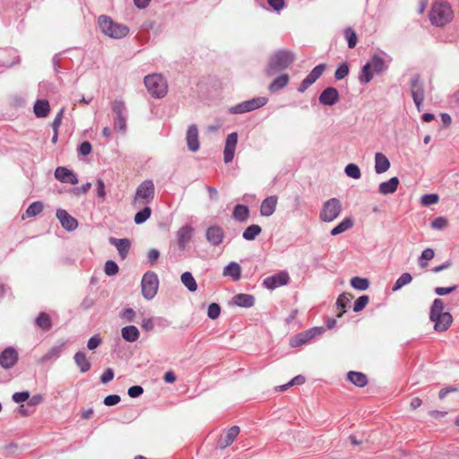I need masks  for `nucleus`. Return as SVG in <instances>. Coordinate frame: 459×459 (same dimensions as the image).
Here are the masks:
<instances>
[{
    "label": "nucleus",
    "instance_id": "obj_1",
    "mask_svg": "<svg viewBox=\"0 0 459 459\" xmlns=\"http://www.w3.org/2000/svg\"><path fill=\"white\" fill-rule=\"evenodd\" d=\"M294 61L295 55L292 51L286 49L277 50L270 56L264 72L266 75L273 76L287 69Z\"/></svg>",
    "mask_w": 459,
    "mask_h": 459
},
{
    "label": "nucleus",
    "instance_id": "obj_2",
    "mask_svg": "<svg viewBox=\"0 0 459 459\" xmlns=\"http://www.w3.org/2000/svg\"><path fill=\"white\" fill-rule=\"evenodd\" d=\"M429 318L434 323V329L437 332L446 331L453 322L452 315L449 312H444V303L440 299H434Z\"/></svg>",
    "mask_w": 459,
    "mask_h": 459
},
{
    "label": "nucleus",
    "instance_id": "obj_3",
    "mask_svg": "<svg viewBox=\"0 0 459 459\" xmlns=\"http://www.w3.org/2000/svg\"><path fill=\"white\" fill-rule=\"evenodd\" d=\"M98 24L102 33L113 39H122L129 33L127 26L115 22L107 15L98 18Z\"/></svg>",
    "mask_w": 459,
    "mask_h": 459
},
{
    "label": "nucleus",
    "instance_id": "obj_4",
    "mask_svg": "<svg viewBox=\"0 0 459 459\" xmlns=\"http://www.w3.org/2000/svg\"><path fill=\"white\" fill-rule=\"evenodd\" d=\"M143 82L148 92L154 98H162L168 92L167 81L160 74H148Z\"/></svg>",
    "mask_w": 459,
    "mask_h": 459
},
{
    "label": "nucleus",
    "instance_id": "obj_5",
    "mask_svg": "<svg viewBox=\"0 0 459 459\" xmlns=\"http://www.w3.org/2000/svg\"><path fill=\"white\" fill-rule=\"evenodd\" d=\"M453 12L447 3H435L429 12V20L435 26H444L452 20Z\"/></svg>",
    "mask_w": 459,
    "mask_h": 459
},
{
    "label": "nucleus",
    "instance_id": "obj_6",
    "mask_svg": "<svg viewBox=\"0 0 459 459\" xmlns=\"http://www.w3.org/2000/svg\"><path fill=\"white\" fill-rule=\"evenodd\" d=\"M111 108L115 114L114 129L122 134H126L127 129V110L125 102L121 100H115L111 104Z\"/></svg>",
    "mask_w": 459,
    "mask_h": 459
},
{
    "label": "nucleus",
    "instance_id": "obj_7",
    "mask_svg": "<svg viewBox=\"0 0 459 459\" xmlns=\"http://www.w3.org/2000/svg\"><path fill=\"white\" fill-rule=\"evenodd\" d=\"M342 210L341 201L336 197L330 198L323 204L319 218L324 222H332L339 217Z\"/></svg>",
    "mask_w": 459,
    "mask_h": 459
},
{
    "label": "nucleus",
    "instance_id": "obj_8",
    "mask_svg": "<svg viewBox=\"0 0 459 459\" xmlns=\"http://www.w3.org/2000/svg\"><path fill=\"white\" fill-rule=\"evenodd\" d=\"M142 294L147 300L152 299L157 294L159 288V278L152 271L146 272L141 281Z\"/></svg>",
    "mask_w": 459,
    "mask_h": 459
},
{
    "label": "nucleus",
    "instance_id": "obj_9",
    "mask_svg": "<svg viewBox=\"0 0 459 459\" xmlns=\"http://www.w3.org/2000/svg\"><path fill=\"white\" fill-rule=\"evenodd\" d=\"M155 195V186L151 179H146L143 181L136 188L134 203V204H151Z\"/></svg>",
    "mask_w": 459,
    "mask_h": 459
},
{
    "label": "nucleus",
    "instance_id": "obj_10",
    "mask_svg": "<svg viewBox=\"0 0 459 459\" xmlns=\"http://www.w3.org/2000/svg\"><path fill=\"white\" fill-rule=\"evenodd\" d=\"M268 101L265 97H256L251 100L240 102L229 108L230 114H244L264 107Z\"/></svg>",
    "mask_w": 459,
    "mask_h": 459
},
{
    "label": "nucleus",
    "instance_id": "obj_11",
    "mask_svg": "<svg viewBox=\"0 0 459 459\" xmlns=\"http://www.w3.org/2000/svg\"><path fill=\"white\" fill-rule=\"evenodd\" d=\"M411 97L417 109L420 111L425 100L424 82L419 74L411 76L410 81Z\"/></svg>",
    "mask_w": 459,
    "mask_h": 459
},
{
    "label": "nucleus",
    "instance_id": "obj_12",
    "mask_svg": "<svg viewBox=\"0 0 459 459\" xmlns=\"http://www.w3.org/2000/svg\"><path fill=\"white\" fill-rule=\"evenodd\" d=\"M324 332V327H312L308 330L299 333L290 339V346L295 348L306 344L313 338L321 335Z\"/></svg>",
    "mask_w": 459,
    "mask_h": 459
},
{
    "label": "nucleus",
    "instance_id": "obj_13",
    "mask_svg": "<svg viewBox=\"0 0 459 459\" xmlns=\"http://www.w3.org/2000/svg\"><path fill=\"white\" fill-rule=\"evenodd\" d=\"M290 281V275L286 271H281L266 277L263 281V286L268 290H274L281 286L287 285Z\"/></svg>",
    "mask_w": 459,
    "mask_h": 459
},
{
    "label": "nucleus",
    "instance_id": "obj_14",
    "mask_svg": "<svg viewBox=\"0 0 459 459\" xmlns=\"http://www.w3.org/2000/svg\"><path fill=\"white\" fill-rule=\"evenodd\" d=\"M18 359V351L13 347H7L0 353V366L4 369L12 368Z\"/></svg>",
    "mask_w": 459,
    "mask_h": 459
},
{
    "label": "nucleus",
    "instance_id": "obj_15",
    "mask_svg": "<svg viewBox=\"0 0 459 459\" xmlns=\"http://www.w3.org/2000/svg\"><path fill=\"white\" fill-rule=\"evenodd\" d=\"M237 143L238 134L236 132H233L228 134L226 138L225 147L223 150V160L225 163H230L233 160Z\"/></svg>",
    "mask_w": 459,
    "mask_h": 459
},
{
    "label": "nucleus",
    "instance_id": "obj_16",
    "mask_svg": "<svg viewBox=\"0 0 459 459\" xmlns=\"http://www.w3.org/2000/svg\"><path fill=\"white\" fill-rule=\"evenodd\" d=\"M56 216L58 219L61 226L67 231H74L78 227L77 220L70 215L64 209H57L56 212Z\"/></svg>",
    "mask_w": 459,
    "mask_h": 459
},
{
    "label": "nucleus",
    "instance_id": "obj_17",
    "mask_svg": "<svg viewBox=\"0 0 459 459\" xmlns=\"http://www.w3.org/2000/svg\"><path fill=\"white\" fill-rule=\"evenodd\" d=\"M340 95L336 88L327 87L319 95V103L324 106H333L339 101Z\"/></svg>",
    "mask_w": 459,
    "mask_h": 459
},
{
    "label": "nucleus",
    "instance_id": "obj_18",
    "mask_svg": "<svg viewBox=\"0 0 459 459\" xmlns=\"http://www.w3.org/2000/svg\"><path fill=\"white\" fill-rule=\"evenodd\" d=\"M186 141L190 152H195L200 148L198 129L195 125H191L186 130Z\"/></svg>",
    "mask_w": 459,
    "mask_h": 459
},
{
    "label": "nucleus",
    "instance_id": "obj_19",
    "mask_svg": "<svg viewBox=\"0 0 459 459\" xmlns=\"http://www.w3.org/2000/svg\"><path fill=\"white\" fill-rule=\"evenodd\" d=\"M224 236L225 235H224L223 230L220 226H217V225L209 227L206 230V233H205V238H206L207 241L212 246H214V247L219 246L220 244L222 243Z\"/></svg>",
    "mask_w": 459,
    "mask_h": 459
},
{
    "label": "nucleus",
    "instance_id": "obj_20",
    "mask_svg": "<svg viewBox=\"0 0 459 459\" xmlns=\"http://www.w3.org/2000/svg\"><path fill=\"white\" fill-rule=\"evenodd\" d=\"M55 178L62 183H69L71 185H75L78 183V178L76 174H74L73 170L65 167H57L56 169Z\"/></svg>",
    "mask_w": 459,
    "mask_h": 459
},
{
    "label": "nucleus",
    "instance_id": "obj_21",
    "mask_svg": "<svg viewBox=\"0 0 459 459\" xmlns=\"http://www.w3.org/2000/svg\"><path fill=\"white\" fill-rule=\"evenodd\" d=\"M194 229L190 225H185L177 231L178 245L180 249H185L192 238Z\"/></svg>",
    "mask_w": 459,
    "mask_h": 459
},
{
    "label": "nucleus",
    "instance_id": "obj_22",
    "mask_svg": "<svg viewBox=\"0 0 459 459\" xmlns=\"http://www.w3.org/2000/svg\"><path fill=\"white\" fill-rule=\"evenodd\" d=\"M278 198L276 195H271L263 200L260 206V214L264 217H269L276 210Z\"/></svg>",
    "mask_w": 459,
    "mask_h": 459
},
{
    "label": "nucleus",
    "instance_id": "obj_23",
    "mask_svg": "<svg viewBox=\"0 0 459 459\" xmlns=\"http://www.w3.org/2000/svg\"><path fill=\"white\" fill-rule=\"evenodd\" d=\"M109 243L117 247L119 256L122 259L127 256L131 247V242L128 238H109Z\"/></svg>",
    "mask_w": 459,
    "mask_h": 459
},
{
    "label": "nucleus",
    "instance_id": "obj_24",
    "mask_svg": "<svg viewBox=\"0 0 459 459\" xmlns=\"http://www.w3.org/2000/svg\"><path fill=\"white\" fill-rule=\"evenodd\" d=\"M369 65L375 74L378 75L387 70L388 65L385 61L377 54H374L370 60Z\"/></svg>",
    "mask_w": 459,
    "mask_h": 459
},
{
    "label": "nucleus",
    "instance_id": "obj_25",
    "mask_svg": "<svg viewBox=\"0 0 459 459\" xmlns=\"http://www.w3.org/2000/svg\"><path fill=\"white\" fill-rule=\"evenodd\" d=\"M239 434V427L233 426L230 429H228L226 435L224 437H221L219 440V446L221 448H225L229 446H230L238 435Z\"/></svg>",
    "mask_w": 459,
    "mask_h": 459
},
{
    "label": "nucleus",
    "instance_id": "obj_26",
    "mask_svg": "<svg viewBox=\"0 0 459 459\" xmlns=\"http://www.w3.org/2000/svg\"><path fill=\"white\" fill-rule=\"evenodd\" d=\"M399 186V178L397 177H393L389 180L385 182H382L378 186V191L382 195H390L394 194Z\"/></svg>",
    "mask_w": 459,
    "mask_h": 459
},
{
    "label": "nucleus",
    "instance_id": "obj_27",
    "mask_svg": "<svg viewBox=\"0 0 459 459\" xmlns=\"http://www.w3.org/2000/svg\"><path fill=\"white\" fill-rule=\"evenodd\" d=\"M390 168V161L382 152L375 154V171L377 174H382Z\"/></svg>",
    "mask_w": 459,
    "mask_h": 459
},
{
    "label": "nucleus",
    "instance_id": "obj_28",
    "mask_svg": "<svg viewBox=\"0 0 459 459\" xmlns=\"http://www.w3.org/2000/svg\"><path fill=\"white\" fill-rule=\"evenodd\" d=\"M233 302L240 307H251L255 304V297L251 294L239 293L233 297Z\"/></svg>",
    "mask_w": 459,
    "mask_h": 459
},
{
    "label": "nucleus",
    "instance_id": "obj_29",
    "mask_svg": "<svg viewBox=\"0 0 459 459\" xmlns=\"http://www.w3.org/2000/svg\"><path fill=\"white\" fill-rule=\"evenodd\" d=\"M241 272V266L237 262H230L223 268V275L230 277L235 281L240 279Z\"/></svg>",
    "mask_w": 459,
    "mask_h": 459
},
{
    "label": "nucleus",
    "instance_id": "obj_30",
    "mask_svg": "<svg viewBox=\"0 0 459 459\" xmlns=\"http://www.w3.org/2000/svg\"><path fill=\"white\" fill-rule=\"evenodd\" d=\"M33 111L39 118L48 117L50 112L49 102L47 100H38L33 106Z\"/></svg>",
    "mask_w": 459,
    "mask_h": 459
},
{
    "label": "nucleus",
    "instance_id": "obj_31",
    "mask_svg": "<svg viewBox=\"0 0 459 459\" xmlns=\"http://www.w3.org/2000/svg\"><path fill=\"white\" fill-rule=\"evenodd\" d=\"M121 336L128 342H134L139 339L140 332L135 325H126L121 329Z\"/></svg>",
    "mask_w": 459,
    "mask_h": 459
},
{
    "label": "nucleus",
    "instance_id": "obj_32",
    "mask_svg": "<svg viewBox=\"0 0 459 459\" xmlns=\"http://www.w3.org/2000/svg\"><path fill=\"white\" fill-rule=\"evenodd\" d=\"M250 215L248 206L244 204H237L232 212V218L239 222H245L247 221Z\"/></svg>",
    "mask_w": 459,
    "mask_h": 459
},
{
    "label": "nucleus",
    "instance_id": "obj_33",
    "mask_svg": "<svg viewBox=\"0 0 459 459\" xmlns=\"http://www.w3.org/2000/svg\"><path fill=\"white\" fill-rule=\"evenodd\" d=\"M74 363L82 373H85L91 369V364L86 357L84 351H78L74 356Z\"/></svg>",
    "mask_w": 459,
    "mask_h": 459
},
{
    "label": "nucleus",
    "instance_id": "obj_34",
    "mask_svg": "<svg viewBox=\"0 0 459 459\" xmlns=\"http://www.w3.org/2000/svg\"><path fill=\"white\" fill-rule=\"evenodd\" d=\"M348 380L358 387H364L368 385V377L364 373L350 371L347 374Z\"/></svg>",
    "mask_w": 459,
    "mask_h": 459
},
{
    "label": "nucleus",
    "instance_id": "obj_35",
    "mask_svg": "<svg viewBox=\"0 0 459 459\" xmlns=\"http://www.w3.org/2000/svg\"><path fill=\"white\" fill-rule=\"evenodd\" d=\"M289 81L290 77L287 74H281L270 83L268 90L271 92H276L283 89L289 83Z\"/></svg>",
    "mask_w": 459,
    "mask_h": 459
},
{
    "label": "nucleus",
    "instance_id": "obj_36",
    "mask_svg": "<svg viewBox=\"0 0 459 459\" xmlns=\"http://www.w3.org/2000/svg\"><path fill=\"white\" fill-rule=\"evenodd\" d=\"M353 221L350 217L344 218L341 222H339L334 228L331 230V235L336 236L339 235L353 227Z\"/></svg>",
    "mask_w": 459,
    "mask_h": 459
},
{
    "label": "nucleus",
    "instance_id": "obj_37",
    "mask_svg": "<svg viewBox=\"0 0 459 459\" xmlns=\"http://www.w3.org/2000/svg\"><path fill=\"white\" fill-rule=\"evenodd\" d=\"M181 282L190 291L195 292L197 290V283L190 272H185L180 276Z\"/></svg>",
    "mask_w": 459,
    "mask_h": 459
},
{
    "label": "nucleus",
    "instance_id": "obj_38",
    "mask_svg": "<svg viewBox=\"0 0 459 459\" xmlns=\"http://www.w3.org/2000/svg\"><path fill=\"white\" fill-rule=\"evenodd\" d=\"M262 232V228L257 224H252L247 227V229L243 231L242 237L244 239L247 241L255 240L257 236H259Z\"/></svg>",
    "mask_w": 459,
    "mask_h": 459
},
{
    "label": "nucleus",
    "instance_id": "obj_39",
    "mask_svg": "<svg viewBox=\"0 0 459 459\" xmlns=\"http://www.w3.org/2000/svg\"><path fill=\"white\" fill-rule=\"evenodd\" d=\"M351 298L352 296L348 295L347 293H342L339 295L336 301L337 309L340 310V314L337 316L338 317H341L342 314L346 311V308L347 307H349Z\"/></svg>",
    "mask_w": 459,
    "mask_h": 459
},
{
    "label": "nucleus",
    "instance_id": "obj_40",
    "mask_svg": "<svg viewBox=\"0 0 459 459\" xmlns=\"http://www.w3.org/2000/svg\"><path fill=\"white\" fill-rule=\"evenodd\" d=\"M374 74H375L369 65V62H368L361 68V72L359 76V81L360 83H368L372 80Z\"/></svg>",
    "mask_w": 459,
    "mask_h": 459
},
{
    "label": "nucleus",
    "instance_id": "obj_41",
    "mask_svg": "<svg viewBox=\"0 0 459 459\" xmlns=\"http://www.w3.org/2000/svg\"><path fill=\"white\" fill-rule=\"evenodd\" d=\"M326 69L325 64H319L315 66L310 73L306 76L312 83H315L316 80L323 74L325 70Z\"/></svg>",
    "mask_w": 459,
    "mask_h": 459
},
{
    "label": "nucleus",
    "instance_id": "obj_42",
    "mask_svg": "<svg viewBox=\"0 0 459 459\" xmlns=\"http://www.w3.org/2000/svg\"><path fill=\"white\" fill-rule=\"evenodd\" d=\"M435 255V252L432 248H426L421 252V255L419 257L418 264L420 268H425L428 266V261L431 260Z\"/></svg>",
    "mask_w": 459,
    "mask_h": 459
},
{
    "label": "nucleus",
    "instance_id": "obj_43",
    "mask_svg": "<svg viewBox=\"0 0 459 459\" xmlns=\"http://www.w3.org/2000/svg\"><path fill=\"white\" fill-rule=\"evenodd\" d=\"M152 215V209L145 206L143 209L135 213L134 221V223L139 225L145 222Z\"/></svg>",
    "mask_w": 459,
    "mask_h": 459
},
{
    "label": "nucleus",
    "instance_id": "obj_44",
    "mask_svg": "<svg viewBox=\"0 0 459 459\" xmlns=\"http://www.w3.org/2000/svg\"><path fill=\"white\" fill-rule=\"evenodd\" d=\"M412 281V276L409 273H403L394 282L393 290L397 291L403 286L409 284Z\"/></svg>",
    "mask_w": 459,
    "mask_h": 459
},
{
    "label": "nucleus",
    "instance_id": "obj_45",
    "mask_svg": "<svg viewBox=\"0 0 459 459\" xmlns=\"http://www.w3.org/2000/svg\"><path fill=\"white\" fill-rule=\"evenodd\" d=\"M351 285L355 290H365L369 287V281L367 278L356 276L351 280Z\"/></svg>",
    "mask_w": 459,
    "mask_h": 459
},
{
    "label": "nucleus",
    "instance_id": "obj_46",
    "mask_svg": "<svg viewBox=\"0 0 459 459\" xmlns=\"http://www.w3.org/2000/svg\"><path fill=\"white\" fill-rule=\"evenodd\" d=\"M343 34L345 39H347L349 48H355L358 42V37L355 30L351 27H347L344 30Z\"/></svg>",
    "mask_w": 459,
    "mask_h": 459
},
{
    "label": "nucleus",
    "instance_id": "obj_47",
    "mask_svg": "<svg viewBox=\"0 0 459 459\" xmlns=\"http://www.w3.org/2000/svg\"><path fill=\"white\" fill-rule=\"evenodd\" d=\"M36 325L43 330H49L52 325L49 316L43 312L37 316Z\"/></svg>",
    "mask_w": 459,
    "mask_h": 459
},
{
    "label": "nucleus",
    "instance_id": "obj_48",
    "mask_svg": "<svg viewBox=\"0 0 459 459\" xmlns=\"http://www.w3.org/2000/svg\"><path fill=\"white\" fill-rule=\"evenodd\" d=\"M43 204L39 201L33 202L29 205L26 210V215L28 217H35L39 214L43 210Z\"/></svg>",
    "mask_w": 459,
    "mask_h": 459
},
{
    "label": "nucleus",
    "instance_id": "obj_49",
    "mask_svg": "<svg viewBox=\"0 0 459 459\" xmlns=\"http://www.w3.org/2000/svg\"><path fill=\"white\" fill-rule=\"evenodd\" d=\"M344 172L348 177L353 179H359L361 177L359 168L354 163L348 164L344 169Z\"/></svg>",
    "mask_w": 459,
    "mask_h": 459
},
{
    "label": "nucleus",
    "instance_id": "obj_50",
    "mask_svg": "<svg viewBox=\"0 0 459 459\" xmlns=\"http://www.w3.org/2000/svg\"><path fill=\"white\" fill-rule=\"evenodd\" d=\"M369 302V297L368 295H362L359 297L353 305V311L358 313L362 311Z\"/></svg>",
    "mask_w": 459,
    "mask_h": 459
},
{
    "label": "nucleus",
    "instance_id": "obj_51",
    "mask_svg": "<svg viewBox=\"0 0 459 459\" xmlns=\"http://www.w3.org/2000/svg\"><path fill=\"white\" fill-rule=\"evenodd\" d=\"M349 65L346 62L340 64L335 70L334 78L338 81L344 79L349 74Z\"/></svg>",
    "mask_w": 459,
    "mask_h": 459
},
{
    "label": "nucleus",
    "instance_id": "obj_52",
    "mask_svg": "<svg viewBox=\"0 0 459 459\" xmlns=\"http://www.w3.org/2000/svg\"><path fill=\"white\" fill-rule=\"evenodd\" d=\"M118 265L117 264V263L113 260H108L106 263H105V266H104V272L108 276H112V275H115L118 273Z\"/></svg>",
    "mask_w": 459,
    "mask_h": 459
},
{
    "label": "nucleus",
    "instance_id": "obj_53",
    "mask_svg": "<svg viewBox=\"0 0 459 459\" xmlns=\"http://www.w3.org/2000/svg\"><path fill=\"white\" fill-rule=\"evenodd\" d=\"M221 315V307L218 303H212L208 307L207 316L211 319H217Z\"/></svg>",
    "mask_w": 459,
    "mask_h": 459
},
{
    "label": "nucleus",
    "instance_id": "obj_54",
    "mask_svg": "<svg viewBox=\"0 0 459 459\" xmlns=\"http://www.w3.org/2000/svg\"><path fill=\"white\" fill-rule=\"evenodd\" d=\"M447 225V220L444 217H437L431 221V227L435 230H443Z\"/></svg>",
    "mask_w": 459,
    "mask_h": 459
},
{
    "label": "nucleus",
    "instance_id": "obj_55",
    "mask_svg": "<svg viewBox=\"0 0 459 459\" xmlns=\"http://www.w3.org/2000/svg\"><path fill=\"white\" fill-rule=\"evenodd\" d=\"M421 201L424 205L429 206L437 204L438 202V196L436 194L424 195Z\"/></svg>",
    "mask_w": 459,
    "mask_h": 459
},
{
    "label": "nucleus",
    "instance_id": "obj_56",
    "mask_svg": "<svg viewBox=\"0 0 459 459\" xmlns=\"http://www.w3.org/2000/svg\"><path fill=\"white\" fill-rule=\"evenodd\" d=\"M12 398L17 403H23L30 398V393L28 391L16 392L13 394Z\"/></svg>",
    "mask_w": 459,
    "mask_h": 459
},
{
    "label": "nucleus",
    "instance_id": "obj_57",
    "mask_svg": "<svg viewBox=\"0 0 459 459\" xmlns=\"http://www.w3.org/2000/svg\"><path fill=\"white\" fill-rule=\"evenodd\" d=\"M91 150H92L91 144L88 141L82 142L78 146V152L82 156H86V155L90 154Z\"/></svg>",
    "mask_w": 459,
    "mask_h": 459
},
{
    "label": "nucleus",
    "instance_id": "obj_58",
    "mask_svg": "<svg viewBox=\"0 0 459 459\" xmlns=\"http://www.w3.org/2000/svg\"><path fill=\"white\" fill-rule=\"evenodd\" d=\"M101 338L99 334H94L91 336L87 342V347L89 350H95L100 343H101Z\"/></svg>",
    "mask_w": 459,
    "mask_h": 459
},
{
    "label": "nucleus",
    "instance_id": "obj_59",
    "mask_svg": "<svg viewBox=\"0 0 459 459\" xmlns=\"http://www.w3.org/2000/svg\"><path fill=\"white\" fill-rule=\"evenodd\" d=\"M143 394V388L141 385H133L128 388L127 394L131 398H137Z\"/></svg>",
    "mask_w": 459,
    "mask_h": 459
},
{
    "label": "nucleus",
    "instance_id": "obj_60",
    "mask_svg": "<svg viewBox=\"0 0 459 459\" xmlns=\"http://www.w3.org/2000/svg\"><path fill=\"white\" fill-rule=\"evenodd\" d=\"M121 398L118 394H109L104 398L103 403L107 406H113L120 402Z\"/></svg>",
    "mask_w": 459,
    "mask_h": 459
},
{
    "label": "nucleus",
    "instance_id": "obj_61",
    "mask_svg": "<svg viewBox=\"0 0 459 459\" xmlns=\"http://www.w3.org/2000/svg\"><path fill=\"white\" fill-rule=\"evenodd\" d=\"M96 191L98 197L104 199L106 197L105 183L102 179H97Z\"/></svg>",
    "mask_w": 459,
    "mask_h": 459
},
{
    "label": "nucleus",
    "instance_id": "obj_62",
    "mask_svg": "<svg viewBox=\"0 0 459 459\" xmlns=\"http://www.w3.org/2000/svg\"><path fill=\"white\" fill-rule=\"evenodd\" d=\"M155 326V320L153 318H143L141 324L143 330L150 332L153 330Z\"/></svg>",
    "mask_w": 459,
    "mask_h": 459
},
{
    "label": "nucleus",
    "instance_id": "obj_63",
    "mask_svg": "<svg viewBox=\"0 0 459 459\" xmlns=\"http://www.w3.org/2000/svg\"><path fill=\"white\" fill-rule=\"evenodd\" d=\"M456 285L450 287H437L435 288V293L438 296H444L453 292L455 290H456Z\"/></svg>",
    "mask_w": 459,
    "mask_h": 459
},
{
    "label": "nucleus",
    "instance_id": "obj_64",
    "mask_svg": "<svg viewBox=\"0 0 459 459\" xmlns=\"http://www.w3.org/2000/svg\"><path fill=\"white\" fill-rule=\"evenodd\" d=\"M160 251L156 248H152L147 254L148 262L153 264L160 257Z\"/></svg>",
    "mask_w": 459,
    "mask_h": 459
}]
</instances>
